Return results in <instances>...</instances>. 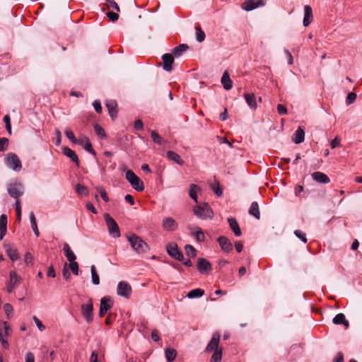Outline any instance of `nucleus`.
<instances>
[{"instance_id":"c03bdc74","label":"nucleus","mask_w":362,"mask_h":362,"mask_svg":"<svg viewBox=\"0 0 362 362\" xmlns=\"http://www.w3.org/2000/svg\"><path fill=\"white\" fill-rule=\"evenodd\" d=\"M222 358V350L221 349L215 351V352L213 354L211 362H220Z\"/></svg>"},{"instance_id":"09e8293b","label":"nucleus","mask_w":362,"mask_h":362,"mask_svg":"<svg viewBox=\"0 0 362 362\" xmlns=\"http://www.w3.org/2000/svg\"><path fill=\"white\" fill-rule=\"evenodd\" d=\"M294 234L295 235L299 238L300 240H301L304 243H307V238H306V235H305V233H303V231L300 230H296L294 231Z\"/></svg>"},{"instance_id":"72a5a7b5","label":"nucleus","mask_w":362,"mask_h":362,"mask_svg":"<svg viewBox=\"0 0 362 362\" xmlns=\"http://www.w3.org/2000/svg\"><path fill=\"white\" fill-rule=\"evenodd\" d=\"M29 218L31 224V228L36 237H39L40 232L37 228V221L33 212H30L29 214Z\"/></svg>"},{"instance_id":"bb28decb","label":"nucleus","mask_w":362,"mask_h":362,"mask_svg":"<svg viewBox=\"0 0 362 362\" xmlns=\"http://www.w3.org/2000/svg\"><path fill=\"white\" fill-rule=\"evenodd\" d=\"M228 222L234 234L238 237L240 236L242 232L236 219L233 217H230L228 218Z\"/></svg>"},{"instance_id":"b1692460","label":"nucleus","mask_w":362,"mask_h":362,"mask_svg":"<svg viewBox=\"0 0 362 362\" xmlns=\"http://www.w3.org/2000/svg\"><path fill=\"white\" fill-rule=\"evenodd\" d=\"M313 179L323 184H327L330 182L329 177L323 173L321 172H315L312 174Z\"/></svg>"},{"instance_id":"a211bd4d","label":"nucleus","mask_w":362,"mask_h":362,"mask_svg":"<svg viewBox=\"0 0 362 362\" xmlns=\"http://www.w3.org/2000/svg\"><path fill=\"white\" fill-rule=\"evenodd\" d=\"M163 62V69L166 71H170L172 70V64L174 62L173 55L172 54H164L162 57Z\"/></svg>"},{"instance_id":"1a4fd4ad","label":"nucleus","mask_w":362,"mask_h":362,"mask_svg":"<svg viewBox=\"0 0 362 362\" xmlns=\"http://www.w3.org/2000/svg\"><path fill=\"white\" fill-rule=\"evenodd\" d=\"M8 194L16 200L23 194V186L21 183H11L8 186Z\"/></svg>"},{"instance_id":"ea45409f","label":"nucleus","mask_w":362,"mask_h":362,"mask_svg":"<svg viewBox=\"0 0 362 362\" xmlns=\"http://www.w3.org/2000/svg\"><path fill=\"white\" fill-rule=\"evenodd\" d=\"M195 30H196V40H197V42H203L205 39L204 32L202 30V28L199 25H197L195 27Z\"/></svg>"},{"instance_id":"603ef678","label":"nucleus","mask_w":362,"mask_h":362,"mask_svg":"<svg viewBox=\"0 0 362 362\" xmlns=\"http://www.w3.org/2000/svg\"><path fill=\"white\" fill-rule=\"evenodd\" d=\"M16 216L18 222L21 221V202L19 199H17L16 202Z\"/></svg>"},{"instance_id":"680f3d73","label":"nucleus","mask_w":362,"mask_h":362,"mask_svg":"<svg viewBox=\"0 0 362 362\" xmlns=\"http://www.w3.org/2000/svg\"><path fill=\"white\" fill-rule=\"evenodd\" d=\"M93 105L94 107V109L95 110L98 112V113H101L102 112V106H101V104H100V102L98 101V100H95L93 103Z\"/></svg>"},{"instance_id":"6e6552de","label":"nucleus","mask_w":362,"mask_h":362,"mask_svg":"<svg viewBox=\"0 0 362 362\" xmlns=\"http://www.w3.org/2000/svg\"><path fill=\"white\" fill-rule=\"evenodd\" d=\"M9 277V281L6 283L5 289L7 293H11L21 281V277L18 276L15 271L10 272Z\"/></svg>"},{"instance_id":"774afa93","label":"nucleus","mask_w":362,"mask_h":362,"mask_svg":"<svg viewBox=\"0 0 362 362\" xmlns=\"http://www.w3.org/2000/svg\"><path fill=\"white\" fill-rule=\"evenodd\" d=\"M90 362H98V355L96 351H93L90 355Z\"/></svg>"},{"instance_id":"dca6fc26","label":"nucleus","mask_w":362,"mask_h":362,"mask_svg":"<svg viewBox=\"0 0 362 362\" xmlns=\"http://www.w3.org/2000/svg\"><path fill=\"white\" fill-rule=\"evenodd\" d=\"M162 226L165 230L174 231L177 228V223L173 218L167 217L163 220Z\"/></svg>"},{"instance_id":"c756f323","label":"nucleus","mask_w":362,"mask_h":362,"mask_svg":"<svg viewBox=\"0 0 362 362\" xmlns=\"http://www.w3.org/2000/svg\"><path fill=\"white\" fill-rule=\"evenodd\" d=\"M166 156L169 160L175 162L178 165H182L184 164V160L180 158V156L177 153H176L174 151H168L167 152Z\"/></svg>"},{"instance_id":"3c124183","label":"nucleus","mask_w":362,"mask_h":362,"mask_svg":"<svg viewBox=\"0 0 362 362\" xmlns=\"http://www.w3.org/2000/svg\"><path fill=\"white\" fill-rule=\"evenodd\" d=\"M83 148L86 151L95 156L96 153H95V150L93 148L91 143L88 139H86V143L83 146Z\"/></svg>"},{"instance_id":"f257e3e1","label":"nucleus","mask_w":362,"mask_h":362,"mask_svg":"<svg viewBox=\"0 0 362 362\" xmlns=\"http://www.w3.org/2000/svg\"><path fill=\"white\" fill-rule=\"evenodd\" d=\"M127 240L129 242L132 249L138 254L145 253L148 250V244L144 242L138 235L131 233L127 235Z\"/></svg>"},{"instance_id":"39448f33","label":"nucleus","mask_w":362,"mask_h":362,"mask_svg":"<svg viewBox=\"0 0 362 362\" xmlns=\"http://www.w3.org/2000/svg\"><path fill=\"white\" fill-rule=\"evenodd\" d=\"M11 332L12 329L8 322H4L2 325H0V342L2 346L6 349H8L9 347L6 337L10 336Z\"/></svg>"},{"instance_id":"393cba45","label":"nucleus","mask_w":362,"mask_h":362,"mask_svg":"<svg viewBox=\"0 0 362 362\" xmlns=\"http://www.w3.org/2000/svg\"><path fill=\"white\" fill-rule=\"evenodd\" d=\"M106 107L108 110L111 118L115 120L117 117V104L116 101L110 100L106 103Z\"/></svg>"},{"instance_id":"13d9d810","label":"nucleus","mask_w":362,"mask_h":362,"mask_svg":"<svg viewBox=\"0 0 362 362\" xmlns=\"http://www.w3.org/2000/svg\"><path fill=\"white\" fill-rule=\"evenodd\" d=\"M356 98V93H354L353 92L349 93L346 98V104L350 105V104L353 103L355 101Z\"/></svg>"},{"instance_id":"9d476101","label":"nucleus","mask_w":362,"mask_h":362,"mask_svg":"<svg viewBox=\"0 0 362 362\" xmlns=\"http://www.w3.org/2000/svg\"><path fill=\"white\" fill-rule=\"evenodd\" d=\"M117 293L118 296L125 298H129L132 293V287L127 281H119L117 288Z\"/></svg>"},{"instance_id":"ddd939ff","label":"nucleus","mask_w":362,"mask_h":362,"mask_svg":"<svg viewBox=\"0 0 362 362\" xmlns=\"http://www.w3.org/2000/svg\"><path fill=\"white\" fill-rule=\"evenodd\" d=\"M264 5V1L263 0H247L242 4L241 7L246 11H250Z\"/></svg>"},{"instance_id":"5701e85b","label":"nucleus","mask_w":362,"mask_h":362,"mask_svg":"<svg viewBox=\"0 0 362 362\" xmlns=\"http://www.w3.org/2000/svg\"><path fill=\"white\" fill-rule=\"evenodd\" d=\"M62 151L66 156L69 157L74 163H76L77 166H79V159L76 153L73 150L69 147L65 146L62 148Z\"/></svg>"},{"instance_id":"412c9836","label":"nucleus","mask_w":362,"mask_h":362,"mask_svg":"<svg viewBox=\"0 0 362 362\" xmlns=\"http://www.w3.org/2000/svg\"><path fill=\"white\" fill-rule=\"evenodd\" d=\"M292 140L294 143L299 144L305 140V131L301 127H298L296 132L292 136Z\"/></svg>"},{"instance_id":"6e6d98bb","label":"nucleus","mask_w":362,"mask_h":362,"mask_svg":"<svg viewBox=\"0 0 362 362\" xmlns=\"http://www.w3.org/2000/svg\"><path fill=\"white\" fill-rule=\"evenodd\" d=\"M194 235L197 241L203 242L204 240V234L199 228H197Z\"/></svg>"},{"instance_id":"c85d7f7f","label":"nucleus","mask_w":362,"mask_h":362,"mask_svg":"<svg viewBox=\"0 0 362 362\" xmlns=\"http://www.w3.org/2000/svg\"><path fill=\"white\" fill-rule=\"evenodd\" d=\"M7 231V216L5 214L0 216V240H2Z\"/></svg>"},{"instance_id":"20e7f679","label":"nucleus","mask_w":362,"mask_h":362,"mask_svg":"<svg viewBox=\"0 0 362 362\" xmlns=\"http://www.w3.org/2000/svg\"><path fill=\"white\" fill-rule=\"evenodd\" d=\"M104 218L108 228L109 234L113 238L120 237L119 228L113 218H112L110 214H106Z\"/></svg>"},{"instance_id":"c9c22d12","label":"nucleus","mask_w":362,"mask_h":362,"mask_svg":"<svg viewBox=\"0 0 362 362\" xmlns=\"http://www.w3.org/2000/svg\"><path fill=\"white\" fill-rule=\"evenodd\" d=\"M166 359L168 362L173 361L177 356V351L173 348H168L165 351Z\"/></svg>"},{"instance_id":"0e129e2a","label":"nucleus","mask_w":362,"mask_h":362,"mask_svg":"<svg viewBox=\"0 0 362 362\" xmlns=\"http://www.w3.org/2000/svg\"><path fill=\"white\" fill-rule=\"evenodd\" d=\"M55 136H56L55 144L57 146H59L61 144V140H62V134H61V132L57 129L55 130Z\"/></svg>"},{"instance_id":"4c0bfd02","label":"nucleus","mask_w":362,"mask_h":362,"mask_svg":"<svg viewBox=\"0 0 362 362\" xmlns=\"http://www.w3.org/2000/svg\"><path fill=\"white\" fill-rule=\"evenodd\" d=\"M65 135L67 137L68 139H69L71 142H73L74 144H79V145H81L82 144V141L77 139L74 133L72 132V131L69 129H65Z\"/></svg>"},{"instance_id":"bf43d9fd","label":"nucleus","mask_w":362,"mask_h":362,"mask_svg":"<svg viewBox=\"0 0 362 362\" xmlns=\"http://www.w3.org/2000/svg\"><path fill=\"white\" fill-rule=\"evenodd\" d=\"M106 15L112 22L117 21L119 18V15L117 13L112 11L107 12Z\"/></svg>"},{"instance_id":"e433bc0d","label":"nucleus","mask_w":362,"mask_h":362,"mask_svg":"<svg viewBox=\"0 0 362 362\" xmlns=\"http://www.w3.org/2000/svg\"><path fill=\"white\" fill-rule=\"evenodd\" d=\"M199 190H200V187L198 185L195 184L190 185L189 195L195 202H198L197 193Z\"/></svg>"},{"instance_id":"e2e57ef3","label":"nucleus","mask_w":362,"mask_h":362,"mask_svg":"<svg viewBox=\"0 0 362 362\" xmlns=\"http://www.w3.org/2000/svg\"><path fill=\"white\" fill-rule=\"evenodd\" d=\"M213 190H214V192H215V194H216L218 197H221V196H222V194H223V191H222L221 188L220 187L218 182H217L216 186V185H214V186L213 187Z\"/></svg>"},{"instance_id":"37998d69","label":"nucleus","mask_w":362,"mask_h":362,"mask_svg":"<svg viewBox=\"0 0 362 362\" xmlns=\"http://www.w3.org/2000/svg\"><path fill=\"white\" fill-rule=\"evenodd\" d=\"M94 129H95V132L97 134V135L100 139H105L106 137L104 129L101 126H100L99 124H95L94 125Z\"/></svg>"},{"instance_id":"4d7b16f0","label":"nucleus","mask_w":362,"mask_h":362,"mask_svg":"<svg viewBox=\"0 0 362 362\" xmlns=\"http://www.w3.org/2000/svg\"><path fill=\"white\" fill-rule=\"evenodd\" d=\"M33 319L40 331L42 332L45 329V328H46L45 326L42 323V322L36 316H33Z\"/></svg>"},{"instance_id":"58836bf2","label":"nucleus","mask_w":362,"mask_h":362,"mask_svg":"<svg viewBox=\"0 0 362 362\" xmlns=\"http://www.w3.org/2000/svg\"><path fill=\"white\" fill-rule=\"evenodd\" d=\"M92 283L94 285H98L100 284V278L97 273L95 265H92L90 267Z\"/></svg>"},{"instance_id":"f8f14e48","label":"nucleus","mask_w":362,"mask_h":362,"mask_svg":"<svg viewBox=\"0 0 362 362\" xmlns=\"http://www.w3.org/2000/svg\"><path fill=\"white\" fill-rule=\"evenodd\" d=\"M197 267L198 271L202 274H209L212 269L211 264L205 258H199Z\"/></svg>"},{"instance_id":"473e14b6","label":"nucleus","mask_w":362,"mask_h":362,"mask_svg":"<svg viewBox=\"0 0 362 362\" xmlns=\"http://www.w3.org/2000/svg\"><path fill=\"white\" fill-rule=\"evenodd\" d=\"M63 250H64L65 256L66 257V258L69 262H74L76 260V255H74L73 251L71 250L69 244L64 243Z\"/></svg>"},{"instance_id":"a19ab883","label":"nucleus","mask_w":362,"mask_h":362,"mask_svg":"<svg viewBox=\"0 0 362 362\" xmlns=\"http://www.w3.org/2000/svg\"><path fill=\"white\" fill-rule=\"evenodd\" d=\"M75 189L76 192L80 195L87 196L88 194V188L81 184H77Z\"/></svg>"},{"instance_id":"9b49d317","label":"nucleus","mask_w":362,"mask_h":362,"mask_svg":"<svg viewBox=\"0 0 362 362\" xmlns=\"http://www.w3.org/2000/svg\"><path fill=\"white\" fill-rule=\"evenodd\" d=\"M168 254L178 261H183L184 257L182 252L179 250L176 243H170L167 246Z\"/></svg>"},{"instance_id":"2eb2a0df","label":"nucleus","mask_w":362,"mask_h":362,"mask_svg":"<svg viewBox=\"0 0 362 362\" xmlns=\"http://www.w3.org/2000/svg\"><path fill=\"white\" fill-rule=\"evenodd\" d=\"M112 303L110 298L108 296H105L100 299V310H99V316L103 317L105 313L111 308Z\"/></svg>"},{"instance_id":"49530a36","label":"nucleus","mask_w":362,"mask_h":362,"mask_svg":"<svg viewBox=\"0 0 362 362\" xmlns=\"http://www.w3.org/2000/svg\"><path fill=\"white\" fill-rule=\"evenodd\" d=\"M8 139L5 137L0 138V152L5 151L8 146Z\"/></svg>"},{"instance_id":"5fc2aeb1","label":"nucleus","mask_w":362,"mask_h":362,"mask_svg":"<svg viewBox=\"0 0 362 362\" xmlns=\"http://www.w3.org/2000/svg\"><path fill=\"white\" fill-rule=\"evenodd\" d=\"M4 122L6 124V129L8 131V134H11V122H10V117L9 115H5L4 117Z\"/></svg>"},{"instance_id":"423d86ee","label":"nucleus","mask_w":362,"mask_h":362,"mask_svg":"<svg viewBox=\"0 0 362 362\" xmlns=\"http://www.w3.org/2000/svg\"><path fill=\"white\" fill-rule=\"evenodd\" d=\"M6 165L14 171H20L22 168L21 161L18 156L13 153L7 154L5 158Z\"/></svg>"},{"instance_id":"0eeeda50","label":"nucleus","mask_w":362,"mask_h":362,"mask_svg":"<svg viewBox=\"0 0 362 362\" xmlns=\"http://www.w3.org/2000/svg\"><path fill=\"white\" fill-rule=\"evenodd\" d=\"M81 315L88 323H91L93 320V307L91 298H88L86 303L81 305Z\"/></svg>"},{"instance_id":"aec40b11","label":"nucleus","mask_w":362,"mask_h":362,"mask_svg":"<svg viewBox=\"0 0 362 362\" xmlns=\"http://www.w3.org/2000/svg\"><path fill=\"white\" fill-rule=\"evenodd\" d=\"M6 254L12 261H16L19 259V255L16 248L10 244L4 245Z\"/></svg>"},{"instance_id":"4be33fe9","label":"nucleus","mask_w":362,"mask_h":362,"mask_svg":"<svg viewBox=\"0 0 362 362\" xmlns=\"http://www.w3.org/2000/svg\"><path fill=\"white\" fill-rule=\"evenodd\" d=\"M245 100L247 104V105L252 110H256L257 108V104L255 98V95L252 93H244Z\"/></svg>"},{"instance_id":"864d4df0","label":"nucleus","mask_w":362,"mask_h":362,"mask_svg":"<svg viewBox=\"0 0 362 362\" xmlns=\"http://www.w3.org/2000/svg\"><path fill=\"white\" fill-rule=\"evenodd\" d=\"M96 189L100 192V194L104 202H107L109 201L108 196L106 193L105 189L103 187H98Z\"/></svg>"},{"instance_id":"2f4dec72","label":"nucleus","mask_w":362,"mask_h":362,"mask_svg":"<svg viewBox=\"0 0 362 362\" xmlns=\"http://www.w3.org/2000/svg\"><path fill=\"white\" fill-rule=\"evenodd\" d=\"M189 47L187 44H181L177 47H175L173 49V55L175 57H180L188 49Z\"/></svg>"},{"instance_id":"8fccbe9b","label":"nucleus","mask_w":362,"mask_h":362,"mask_svg":"<svg viewBox=\"0 0 362 362\" xmlns=\"http://www.w3.org/2000/svg\"><path fill=\"white\" fill-rule=\"evenodd\" d=\"M69 267L74 275L78 274V264L76 261L70 262Z\"/></svg>"},{"instance_id":"79ce46f5","label":"nucleus","mask_w":362,"mask_h":362,"mask_svg":"<svg viewBox=\"0 0 362 362\" xmlns=\"http://www.w3.org/2000/svg\"><path fill=\"white\" fill-rule=\"evenodd\" d=\"M186 254L189 257H194L197 255L196 249L191 245H186L185 247Z\"/></svg>"},{"instance_id":"6ab92c4d","label":"nucleus","mask_w":362,"mask_h":362,"mask_svg":"<svg viewBox=\"0 0 362 362\" xmlns=\"http://www.w3.org/2000/svg\"><path fill=\"white\" fill-rule=\"evenodd\" d=\"M313 16L312 8L309 5L304 6V18H303V25L305 27L308 26L313 21Z\"/></svg>"},{"instance_id":"f03ea898","label":"nucleus","mask_w":362,"mask_h":362,"mask_svg":"<svg viewBox=\"0 0 362 362\" xmlns=\"http://www.w3.org/2000/svg\"><path fill=\"white\" fill-rule=\"evenodd\" d=\"M125 178L135 190L142 192L144 189L143 181L132 170L126 171Z\"/></svg>"},{"instance_id":"4468645a","label":"nucleus","mask_w":362,"mask_h":362,"mask_svg":"<svg viewBox=\"0 0 362 362\" xmlns=\"http://www.w3.org/2000/svg\"><path fill=\"white\" fill-rule=\"evenodd\" d=\"M220 341V334L218 332H214L212 335V338L211 341L207 344L205 351L211 352L212 351H216L218 349V346Z\"/></svg>"},{"instance_id":"cd10ccee","label":"nucleus","mask_w":362,"mask_h":362,"mask_svg":"<svg viewBox=\"0 0 362 362\" xmlns=\"http://www.w3.org/2000/svg\"><path fill=\"white\" fill-rule=\"evenodd\" d=\"M332 322L334 325H343L346 329H347L349 326V323L348 320H346L345 315L343 313H338L335 315V317L332 319Z\"/></svg>"},{"instance_id":"338daca9","label":"nucleus","mask_w":362,"mask_h":362,"mask_svg":"<svg viewBox=\"0 0 362 362\" xmlns=\"http://www.w3.org/2000/svg\"><path fill=\"white\" fill-rule=\"evenodd\" d=\"M25 362H35V356L32 352H28L26 354Z\"/></svg>"},{"instance_id":"7c9ffc66","label":"nucleus","mask_w":362,"mask_h":362,"mask_svg":"<svg viewBox=\"0 0 362 362\" xmlns=\"http://www.w3.org/2000/svg\"><path fill=\"white\" fill-rule=\"evenodd\" d=\"M248 212L250 215L254 216L257 220L260 218L259 204L257 202H252Z\"/></svg>"},{"instance_id":"f704fd0d","label":"nucleus","mask_w":362,"mask_h":362,"mask_svg":"<svg viewBox=\"0 0 362 362\" xmlns=\"http://www.w3.org/2000/svg\"><path fill=\"white\" fill-rule=\"evenodd\" d=\"M204 294V291L202 288H195L191 290L187 295V297L189 299L200 298Z\"/></svg>"},{"instance_id":"052dcab7","label":"nucleus","mask_w":362,"mask_h":362,"mask_svg":"<svg viewBox=\"0 0 362 362\" xmlns=\"http://www.w3.org/2000/svg\"><path fill=\"white\" fill-rule=\"evenodd\" d=\"M277 111L280 115H284L287 114V108L281 104H279L277 105Z\"/></svg>"},{"instance_id":"7ed1b4c3","label":"nucleus","mask_w":362,"mask_h":362,"mask_svg":"<svg viewBox=\"0 0 362 362\" xmlns=\"http://www.w3.org/2000/svg\"><path fill=\"white\" fill-rule=\"evenodd\" d=\"M194 214L201 219L212 218L214 212L209 205L204 203L194 207Z\"/></svg>"},{"instance_id":"de8ad7c7","label":"nucleus","mask_w":362,"mask_h":362,"mask_svg":"<svg viewBox=\"0 0 362 362\" xmlns=\"http://www.w3.org/2000/svg\"><path fill=\"white\" fill-rule=\"evenodd\" d=\"M106 5L108 8H113L117 11H119V7L115 0H106Z\"/></svg>"},{"instance_id":"f3484780","label":"nucleus","mask_w":362,"mask_h":362,"mask_svg":"<svg viewBox=\"0 0 362 362\" xmlns=\"http://www.w3.org/2000/svg\"><path fill=\"white\" fill-rule=\"evenodd\" d=\"M218 243L221 250L226 252H230L233 250V245L230 240L226 236H220Z\"/></svg>"},{"instance_id":"a18cd8bd","label":"nucleus","mask_w":362,"mask_h":362,"mask_svg":"<svg viewBox=\"0 0 362 362\" xmlns=\"http://www.w3.org/2000/svg\"><path fill=\"white\" fill-rule=\"evenodd\" d=\"M151 138H152L153 142H155L157 144H160V145L163 144V139L156 131H154V130L151 131Z\"/></svg>"},{"instance_id":"69168bd1","label":"nucleus","mask_w":362,"mask_h":362,"mask_svg":"<svg viewBox=\"0 0 362 362\" xmlns=\"http://www.w3.org/2000/svg\"><path fill=\"white\" fill-rule=\"evenodd\" d=\"M333 362H344L343 354L341 352H338L334 358Z\"/></svg>"},{"instance_id":"a878e982","label":"nucleus","mask_w":362,"mask_h":362,"mask_svg":"<svg viewBox=\"0 0 362 362\" xmlns=\"http://www.w3.org/2000/svg\"><path fill=\"white\" fill-rule=\"evenodd\" d=\"M221 82L224 89L229 90L233 87V81L230 78L229 74L227 71H225L221 77Z\"/></svg>"}]
</instances>
